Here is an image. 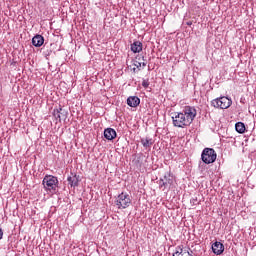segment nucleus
<instances>
[{"label": "nucleus", "mask_w": 256, "mask_h": 256, "mask_svg": "<svg viewBox=\"0 0 256 256\" xmlns=\"http://www.w3.org/2000/svg\"><path fill=\"white\" fill-rule=\"evenodd\" d=\"M197 117V110L193 106H185L181 112L172 113V123L174 127L185 129L189 127Z\"/></svg>", "instance_id": "1"}, {"label": "nucleus", "mask_w": 256, "mask_h": 256, "mask_svg": "<svg viewBox=\"0 0 256 256\" xmlns=\"http://www.w3.org/2000/svg\"><path fill=\"white\" fill-rule=\"evenodd\" d=\"M131 203V196L127 192H122L115 200V205L118 209H127L128 207H131Z\"/></svg>", "instance_id": "2"}, {"label": "nucleus", "mask_w": 256, "mask_h": 256, "mask_svg": "<svg viewBox=\"0 0 256 256\" xmlns=\"http://www.w3.org/2000/svg\"><path fill=\"white\" fill-rule=\"evenodd\" d=\"M42 185L45 191H57L59 180L53 175H46L43 178Z\"/></svg>", "instance_id": "3"}, {"label": "nucleus", "mask_w": 256, "mask_h": 256, "mask_svg": "<svg viewBox=\"0 0 256 256\" xmlns=\"http://www.w3.org/2000/svg\"><path fill=\"white\" fill-rule=\"evenodd\" d=\"M201 159L206 165H211L217 161V152L213 148H205L202 152Z\"/></svg>", "instance_id": "4"}, {"label": "nucleus", "mask_w": 256, "mask_h": 256, "mask_svg": "<svg viewBox=\"0 0 256 256\" xmlns=\"http://www.w3.org/2000/svg\"><path fill=\"white\" fill-rule=\"evenodd\" d=\"M233 101L226 97L222 96L220 98L213 99L211 101V106L215 109H229V106L232 105Z\"/></svg>", "instance_id": "5"}, {"label": "nucleus", "mask_w": 256, "mask_h": 256, "mask_svg": "<svg viewBox=\"0 0 256 256\" xmlns=\"http://www.w3.org/2000/svg\"><path fill=\"white\" fill-rule=\"evenodd\" d=\"M173 185V176L170 173L164 175L163 178L159 180V187L163 190L170 189Z\"/></svg>", "instance_id": "6"}, {"label": "nucleus", "mask_w": 256, "mask_h": 256, "mask_svg": "<svg viewBox=\"0 0 256 256\" xmlns=\"http://www.w3.org/2000/svg\"><path fill=\"white\" fill-rule=\"evenodd\" d=\"M53 115L55 119H58L59 121H65L69 115V112L63 108H56L53 111Z\"/></svg>", "instance_id": "7"}, {"label": "nucleus", "mask_w": 256, "mask_h": 256, "mask_svg": "<svg viewBox=\"0 0 256 256\" xmlns=\"http://www.w3.org/2000/svg\"><path fill=\"white\" fill-rule=\"evenodd\" d=\"M212 251L215 255H221L225 251V246L223 243L216 241L212 244Z\"/></svg>", "instance_id": "8"}, {"label": "nucleus", "mask_w": 256, "mask_h": 256, "mask_svg": "<svg viewBox=\"0 0 256 256\" xmlns=\"http://www.w3.org/2000/svg\"><path fill=\"white\" fill-rule=\"evenodd\" d=\"M104 137L107 141H113L117 137V132L113 128H106L104 130Z\"/></svg>", "instance_id": "9"}, {"label": "nucleus", "mask_w": 256, "mask_h": 256, "mask_svg": "<svg viewBox=\"0 0 256 256\" xmlns=\"http://www.w3.org/2000/svg\"><path fill=\"white\" fill-rule=\"evenodd\" d=\"M45 43V38L41 35H36L32 38V45L34 47H41Z\"/></svg>", "instance_id": "10"}, {"label": "nucleus", "mask_w": 256, "mask_h": 256, "mask_svg": "<svg viewBox=\"0 0 256 256\" xmlns=\"http://www.w3.org/2000/svg\"><path fill=\"white\" fill-rule=\"evenodd\" d=\"M139 103H141V100L137 96H130L127 99V105H129V107H137Z\"/></svg>", "instance_id": "11"}, {"label": "nucleus", "mask_w": 256, "mask_h": 256, "mask_svg": "<svg viewBox=\"0 0 256 256\" xmlns=\"http://www.w3.org/2000/svg\"><path fill=\"white\" fill-rule=\"evenodd\" d=\"M153 143H155V140L153 138L146 137L141 139V144L143 145V147H145V149H151Z\"/></svg>", "instance_id": "12"}, {"label": "nucleus", "mask_w": 256, "mask_h": 256, "mask_svg": "<svg viewBox=\"0 0 256 256\" xmlns=\"http://www.w3.org/2000/svg\"><path fill=\"white\" fill-rule=\"evenodd\" d=\"M131 51H133V53H141V51H143V43L135 41L131 45Z\"/></svg>", "instance_id": "13"}, {"label": "nucleus", "mask_w": 256, "mask_h": 256, "mask_svg": "<svg viewBox=\"0 0 256 256\" xmlns=\"http://www.w3.org/2000/svg\"><path fill=\"white\" fill-rule=\"evenodd\" d=\"M67 181L71 187H77V185H79V177L75 174H71V176L67 178Z\"/></svg>", "instance_id": "14"}, {"label": "nucleus", "mask_w": 256, "mask_h": 256, "mask_svg": "<svg viewBox=\"0 0 256 256\" xmlns=\"http://www.w3.org/2000/svg\"><path fill=\"white\" fill-rule=\"evenodd\" d=\"M235 129L237 131V133H245V124L243 122H238L235 125Z\"/></svg>", "instance_id": "15"}, {"label": "nucleus", "mask_w": 256, "mask_h": 256, "mask_svg": "<svg viewBox=\"0 0 256 256\" xmlns=\"http://www.w3.org/2000/svg\"><path fill=\"white\" fill-rule=\"evenodd\" d=\"M136 59H138V60L134 61V66L136 67V69H138V71H141V61H145V57L138 56V57H136Z\"/></svg>", "instance_id": "16"}, {"label": "nucleus", "mask_w": 256, "mask_h": 256, "mask_svg": "<svg viewBox=\"0 0 256 256\" xmlns=\"http://www.w3.org/2000/svg\"><path fill=\"white\" fill-rule=\"evenodd\" d=\"M142 87H144V89H147L149 87V80H143Z\"/></svg>", "instance_id": "17"}, {"label": "nucleus", "mask_w": 256, "mask_h": 256, "mask_svg": "<svg viewBox=\"0 0 256 256\" xmlns=\"http://www.w3.org/2000/svg\"><path fill=\"white\" fill-rule=\"evenodd\" d=\"M3 239V229L0 228V240Z\"/></svg>", "instance_id": "18"}, {"label": "nucleus", "mask_w": 256, "mask_h": 256, "mask_svg": "<svg viewBox=\"0 0 256 256\" xmlns=\"http://www.w3.org/2000/svg\"><path fill=\"white\" fill-rule=\"evenodd\" d=\"M141 67H147V62H141Z\"/></svg>", "instance_id": "19"}, {"label": "nucleus", "mask_w": 256, "mask_h": 256, "mask_svg": "<svg viewBox=\"0 0 256 256\" xmlns=\"http://www.w3.org/2000/svg\"><path fill=\"white\" fill-rule=\"evenodd\" d=\"M133 72H134V73H137V68H133Z\"/></svg>", "instance_id": "20"}]
</instances>
